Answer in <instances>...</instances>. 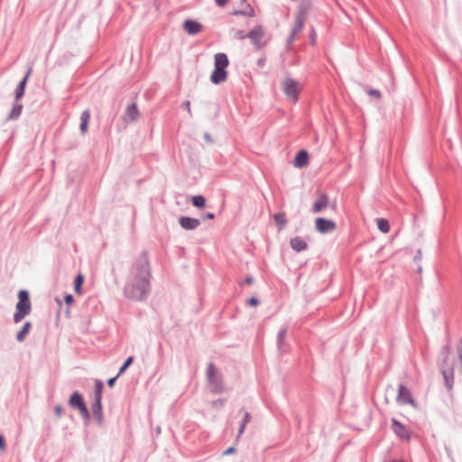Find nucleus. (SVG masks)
<instances>
[{"label": "nucleus", "instance_id": "nucleus-27", "mask_svg": "<svg viewBox=\"0 0 462 462\" xmlns=\"http://www.w3.org/2000/svg\"><path fill=\"white\" fill-rule=\"evenodd\" d=\"M376 224L381 232L386 234L390 231L389 222L385 218H376Z\"/></svg>", "mask_w": 462, "mask_h": 462}, {"label": "nucleus", "instance_id": "nucleus-33", "mask_svg": "<svg viewBox=\"0 0 462 462\" xmlns=\"http://www.w3.org/2000/svg\"><path fill=\"white\" fill-rule=\"evenodd\" d=\"M79 411L84 420H88L90 419V414L87 408V405L81 408V410H79Z\"/></svg>", "mask_w": 462, "mask_h": 462}, {"label": "nucleus", "instance_id": "nucleus-23", "mask_svg": "<svg viewBox=\"0 0 462 462\" xmlns=\"http://www.w3.org/2000/svg\"><path fill=\"white\" fill-rule=\"evenodd\" d=\"M89 120H90V112L88 109H86L80 115L79 129H80V132L82 134H85L87 133Z\"/></svg>", "mask_w": 462, "mask_h": 462}, {"label": "nucleus", "instance_id": "nucleus-18", "mask_svg": "<svg viewBox=\"0 0 462 462\" xmlns=\"http://www.w3.org/2000/svg\"><path fill=\"white\" fill-rule=\"evenodd\" d=\"M93 415L97 420V423L101 426L103 424V408L102 403L98 402H93L91 405Z\"/></svg>", "mask_w": 462, "mask_h": 462}, {"label": "nucleus", "instance_id": "nucleus-51", "mask_svg": "<svg viewBox=\"0 0 462 462\" xmlns=\"http://www.w3.org/2000/svg\"><path fill=\"white\" fill-rule=\"evenodd\" d=\"M224 402H225V401H224V400H218V401L215 402V403H218V404H220L221 406H222V405H224Z\"/></svg>", "mask_w": 462, "mask_h": 462}, {"label": "nucleus", "instance_id": "nucleus-13", "mask_svg": "<svg viewBox=\"0 0 462 462\" xmlns=\"http://www.w3.org/2000/svg\"><path fill=\"white\" fill-rule=\"evenodd\" d=\"M329 205L328 196L325 193H320L318 199L312 204L311 210L313 213H319Z\"/></svg>", "mask_w": 462, "mask_h": 462}, {"label": "nucleus", "instance_id": "nucleus-9", "mask_svg": "<svg viewBox=\"0 0 462 462\" xmlns=\"http://www.w3.org/2000/svg\"><path fill=\"white\" fill-rule=\"evenodd\" d=\"M392 428L393 432L402 439L409 440L411 439L410 430L396 419H392Z\"/></svg>", "mask_w": 462, "mask_h": 462}, {"label": "nucleus", "instance_id": "nucleus-46", "mask_svg": "<svg viewBox=\"0 0 462 462\" xmlns=\"http://www.w3.org/2000/svg\"><path fill=\"white\" fill-rule=\"evenodd\" d=\"M253 282L254 278L252 276H248L243 281V284H252Z\"/></svg>", "mask_w": 462, "mask_h": 462}, {"label": "nucleus", "instance_id": "nucleus-34", "mask_svg": "<svg viewBox=\"0 0 462 462\" xmlns=\"http://www.w3.org/2000/svg\"><path fill=\"white\" fill-rule=\"evenodd\" d=\"M240 412L244 413L242 421L246 425L251 420V414L244 407L240 410Z\"/></svg>", "mask_w": 462, "mask_h": 462}, {"label": "nucleus", "instance_id": "nucleus-4", "mask_svg": "<svg viewBox=\"0 0 462 462\" xmlns=\"http://www.w3.org/2000/svg\"><path fill=\"white\" fill-rule=\"evenodd\" d=\"M32 311L30 295L26 290H21L18 292V302L15 306V311L13 317L15 324L21 322Z\"/></svg>", "mask_w": 462, "mask_h": 462}, {"label": "nucleus", "instance_id": "nucleus-30", "mask_svg": "<svg viewBox=\"0 0 462 462\" xmlns=\"http://www.w3.org/2000/svg\"><path fill=\"white\" fill-rule=\"evenodd\" d=\"M134 362V356H129L125 361L124 365L120 367L117 376H120Z\"/></svg>", "mask_w": 462, "mask_h": 462}, {"label": "nucleus", "instance_id": "nucleus-6", "mask_svg": "<svg viewBox=\"0 0 462 462\" xmlns=\"http://www.w3.org/2000/svg\"><path fill=\"white\" fill-rule=\"evenodd\" d=\"M282 88L284 95L292 103H297L299 100V93L301 89L299 82L291 77L285 78L282 82Z\"/></svg>", "mask_w": 462, "mask_h": 462}, {"label": "nucleus", "instance_id": "nucleus-19", "mask_svg": "<svg viewBox=\"0 0 462 462\" xmlns=\"http://www.w3.org/2000/svg\"><path fill=\"white\" fill-rule=\"evenodd\" d=\"M291 247L296 252H301L308 248V244L300 236H295L290 241Z\"/></svg>", "mask_w": 462, "mask_h": 462}, {"label": "nucleus", "instance_id": "nucleus-49", "mask_svg": "<svg viewBox=\"0 0 462 462\" xmlns=\"http://www.w3.org/2000/svg\"><path fill=\"white\" fill-rule=\"evenodd\" d=\"M314 36H315V32H314V30H312V33L310 35L312 43H314V42H315Z\"/></svg>", "mask_w": 462, "mask_h": 462}, {"label": "nucleus", "instance_id": "nucleus-11", "mask_svg": "<svg viewBox=\"0 0 462 462\" xmlns=\"http://www.w3.org/2000/svg\"><path fill=\"white\" fill-rule=\"evenodd\" d=\"M179 224L182 229L190 231L198 228L201 222L199 218L183 216L179 218Z\"/></svg>", "mask_w": 462, "mask_h": 462}, {"label": "nucleus", "instance_id": "nucleus-28", "mask_svg": "<svg viewBox=\"0 0 462 462\" xmlns=\"http://www.w3.org/2000/svg\"><path fill=\"white\" fill-rule=\"evenodd\" d=\"M191 202L197 208H203L206 204V199L202 195H197L192 197Z\"/></svg>", "mask_w": 462, "mask_h": 462}, {"label": "nucleus", "instance_id": "nucleus-41", "mask_svg": "<svg viewBox=\"0 0 462 462\" xmlns=\"http://www.w3.org/2000/svg\"><path fill=\"white\" fill-rule=\"evenodd\" d=\"M182 106L187 110L189 116H191L190 102L189 100L184 101Z\"/></svg>", "mask_w": 462, "mask_h": 462}, {"label": "nucleus", "instance_id": "nucleus-35", "mask_svg": "<svg viewBox=\"0 0 462 462\" xmlns=\"http://www.w3.org/2000/svg\"><path fill=\"white\" fill-rule=\"evenodd\" d=\"M367 94L372 97H374L377 99L381 98V97H382L381 92L377 89H368Z\"/></svg>", "mask_w": 462, "mask_h": 462}, {"label": "nucleus", "instance_id": "nucleus-20", "mask_svg": "<svg viewBox=\"0 0 462 462\" xmlns=\"http://www.w3.org/2000/svg\"><path fill=\"white\" fill-rule=\"evenodd\" d=\"M309 161V154L307 151L300 150L297 152L295 159H294V166L298 168H302L303 166L307 165Z\"/></svg>", "mask_w": 462, "mask_h": 462}, {"label": "nucleus", "instance_id": "nucleus-14", "mask_svg": "<svg viewBox=\"0 0 462 462\" xmlns=\"http://www.w3.org/2000/svg\"><path fill=\"white\" fill-rule=\"evenodd\" d=\"M32 67H30L26 72V74L24 75L23 79L19 82V84L16 86V88H15V95H14V99L16 101H19L24 95V92H25V87H26V84H27V80L32 73Z\"/></svg>", "mask_w": 462, "mask_h": 462}, {"label": "nucleus", "instance_id": "nucleus-40", "mask_svg": "<svg viewBox=\"0 0 462 462\" xmlns=\"http://www.w3.org/2000/svg\"><path fill=\"white\" fill-rule=\"evenodd\" d=\"M64 300L67 305H70L74 301V298L71 294H66L64 296Z\"/></svg>", "mask_w": 462, "mask_h": 462}, {"label": "nucleus", "instance_id": "nucleus-7", "mask_svg": "<svg viewBox=\"0 0 462 462\" xmlns=\"http://www.w3.org/2000/svg\"><path fill=\"white\" fill-rule=\"evenodd\" d=\"M396 402L401 405L410 404L413 407L417 406L411 391L403 384H399Z\"/></svg>", "mask_w": 462, "mask_h": 462}, {"label": "nucleus", "instance_id": "nucleus-32", "mask_svg": "<svg viewBox=\"0 0 462 462\" xmlns=\"http://www.w3.org/2000/svg\"><path fill=\"white\" fill-rule=\"evenodd\" d=\"M234 37L237 40H244L247 38V33H245L243 30H236L234 32Z\"/></svg>", "mask_w": 462, "mask_h": 462}, {"label": "nucleus", "instance_id": "nucleus-22", "mask_svg": "<svg viewBox=\"0 0 462 462\" xmlns=\"http://www.w3.org/2000/svg\"><path fill=\"white\" fill-rule=\"evenodd\" d=\"M23 111V105L14 99V103L13 105V108L10 111L7 120H16L20 117Z\"/></svg>", "mask_w": 462, "mask_h": 462}, {"label": "nucleus", "instance_id": "nucleus-36", "mask_svg": "<svg viewBox=\"0 0 462 462\" xmlns=\"http://www.w3.org/2000/svg\"><path fill=\"white\" fill-rule=\"evenodd\" d=\"M442 351H443V353H445V357H444V360H443V363H445L448 359V355H449V352H450V346L449 345L444 346L442 347Z\"/></svg>", "mask_w": 462, "mask_h": 462}, {"label": "nucleus", "instance_id": "nucleus-37", "mask_svg": "<svg viewBox=\"0 0 462 462\" xmlns=\"http://www.w3.org/2000/svg\"><path fill=\"white\" fill-rule=\"evenodd\" d=\"M246 304L248 306H257L259 304V300L255 297H251L250 299L247 300Z\"/></svg>", "mask_w": 462, "mask_h": 462}, {"label": "nucleus", "instance_id": "nucleus-45", "mask_svg": "<svg viewBox=\"0 0 462 462\" xmlns=\"http://www.w3.org/2000/svg\"><path fill=\"white\" fill-rule=\"evenodd\" d=\"M217 5H218L219 7H223L226 5V3L228 2V0H215Z\"/></svg>", "mask_w": 462, "mask_h": 462}, {"label": "nucleus", "instance_id": "nucleus-38", "mask_svg": "<svg viewBox=\"0 0 462 462\" xmlns=\"http://www.w3.org/2000/svg\"><path fill=\"white\" fill-rule=\"evenodd\" d=\"M54 413H55V415L57 417H59V418L61 417L62 414H63V408H62V406L61 405H56L54 407Z\"/></svg>", "mask_w": 462, "mask_h": 462}, {"label": "nucleus", "instance_id": "nucleus-50", "mask_svg": "<svg viewBox=\"0 0 462 462\" xmlns=\"http://www.w3.org/2000/svg\"><path fill=\"white\" fill-rule=\"evenodd\" d=\"M383 462H404L402 459H393L390 461H383Z\"/></svg>", "mask_w": 462, "mask_h": 462}, {"label": "nucleus", "instance_id": "nucleus-44", "mask_svg": "<svg viewBox=\"0 0 462 462\" xmlns=\"http://www.w3.org/2000/svg\"><path fill=\"white\" fill-rule=\"evenodd\" d=\"M5 437L3 435L0 434V450H5Z\"/></svg>", "mask_w": 462, "mask_h": 462}, {"label": "nucleus", "instance_id": "nucleus-31", "mask_svg": "<svg viewBox=\"0 0 462 462\" xmlns=\"http://www.w3.org/2000/svg\"><path fill=\"white\" fill-rule=\"evenodd\" d=\"M235 14H243V15H247V16L253 17L255 15V13H254V10L251 6H248V10L236 11V12H235Z\"/></svg>", "mask_w": 462, "mask_h": 462}, {"label": "nucleus", "instance_id": "nucleus-24", "mask_svg": "<svg viewBox=\"0 0 462 462\" xmlns=\"http://www.w3.org/2000/svg\"><path fill=\"white\" fill-rule=\"evenodd\" d=\"M32 322L26 321L23 328L17 332L16 334V340L18 342H23L25 338L27 337L30 330L32 329Z\"/></svg>", "mask_w": 462, "mask_h": 462}, {"label": "nucleus", "instance_id": "nucleus-2", "mask_svg": "<svg viewBox=\"0 0 462 462\" xmlns=\"http://www.w3.org/2000/svg\"><path fill=\"white\" fill-rule=\"evenodd\" d=\"M229 64L228 58L226 53H217L214 57V70L210 76L212 83L217 85L224 82L227 78L226 67Z\"/></svg>", "mask_w": 462, "mask_h": 462}, {"label": "nucleus", "instance_id": "nucleus-42", "mask_svg": "<svg viewBox=\"0 0 462 462\" xmlns=\"http://www.w3.org/2000/svg\"><path fill=\"white\" fill-rule=\"evenodd\" d=\"M118 377H119V376H117V374H116L115 377L108 379V380H107V385H108L109 387H113V386L115 385V383H116V379H117Z\"/></svg>", "mask_w": 462, "mask_h": 462}, {"label": "nucleus", "instance_id": "nucleus-52", "mask_svg": "<svg viewBox=\"0 0 462 462\" xmlns=\"http://www.w3.org/2000/svg\"><path fill=\"white\" fill-rule=\"evenodd\" d=\"M205 138H206V140H208V141H211V138H210L209 134H205Z\"/></svg>", "mask_w": 462, "mask_h": 462}, {"label": "nucleus", "instance_id": "nucleus-17", "mask_svg": "<svg viewBox=\"0 0 462 462\" xmlns=\"http://www.w3.org/2000/svg\"><path fill=\"white\" fill-rule=\"evenodd\" d=\"M69 405L72 409L81 410L86 405L82 394L78 391L74 392L69 399Z\"/></svg>", "mask_w": 462, "mask_h": 462}, {"label": "nucleus", "instance_id": "nucleus-12", "mask_svg": "<svg viewBox=\"0 0 462 462\" xmlns=\"http://www.w3.org/2000/svg\"><path fill=\"white\" fill-rule=\"evenodd\" d=\"M441 374L444 378V383L448 391H451L454 386V365L444 367L442 365L440 367Z\"/></svg>", "mask_w": 462, "mask_h": 462}, {"label": "nucleus", "instance_id": "nucleus-25", "mask_svg": "<svg viewBox=\"0 0 462 462\" xmlns=\"http://www.w3.org/2000/svg\"><path fill=\"white\" fill-rule=\"evenodd\" d=\"M104 389V383L101 380H95V389H94V402H101L102 400V393Z\"/></svg>", "mask_w": 462, "mask_h": 462}, {"label": "nucleus", "instance_id": "nucleus-5", "mask_svg": "<svg viewBox=\"0 0 462 462\" xmlns=\"http://www.w3.org/2000/svg\"><path fill=\"white\" fill-rule=\"evenodd\" d=\"M308 6L301 4L295 16V22L291 29V32L287 38V45L291 46L296 40L298 34L301 32L304 27L306 21Z\"/></svg>", "mask_w": 462, "mask_h": 462}, {"label": "nucleus", "instance_id": "nucleus-10", "mask_svg": "<svg viewBox=\"0 0 462 462\" xmlns=\"http://www.w3.org/2000/svg\"><path fill=\"white\" fill-rule=\"evenodd\" d=\"M264 30L261 25L254 27L248 33L247 38L251 40V42L257 48H261V39L263 37Z\"/></svg>", "mask_w": 462, "mask_h": 462}, {"label": "nucleus", "instance_id": "nucleus-39", "mask_svg": "<svg viewBox=\"0 0 462 462\" xmlns=\"http://www.w3.org/2000/svg\"><path fill=\"white\" fill-rule=\"evenodd\" d=\"M245 427H246V425L243 421H241L240 427H239V430H238V433H237V436H236V440L242 436V434L245 431Z\"/></svg>", "mask_w": 462, "mask_h": 462}, {"label": "nucleus", "instance_id": "nucleus-26", "mask_svg": "<svg viewBox=\"0 0 462 462\" xmlns=\"http://www.w3.org/2000/svg\"><path fill=\"white\" fill-rule=\"evenodd\" d=\"M286 336H287V327L281 328L278 332V335H277V346L279 349H282Z\"/></svg>", "mask_w": 462, "mask_h": 462}, {"label": "nucleus", "instance_id": "nucleus-8", "mask_svg": "<svg viewBox=\"0 0 462 462\" xmlns=\"http://www.w3.org/2000/svg\"><path fill=\"white\" fill-rule=\"evenodd\" d=\"M316 230L320 234L333 232L337 228V224L331 219L318 217L315 220Z\"/></svg>", "mask_w": 462, "mask_h": 462}, {"label": "nucleus", "instance_id": "nucleus-29", "mask_svg": "<svg viewBox=\"0 0 462 462\" xmlns=\"http://www.w3.org/2000/svg\"><path fill=\"white\" fill-rule=\"evenodd\" d=\"M84 282V276L82 274H79L74 281V290L77 293H81V286Z\"/></svg>", "mask_w": 462, "mask_h": 462}, {"label": "nucleus", "instance_id": "nucleus-43", "mask_svg": "<svg viewBox=\"0 0 462 462\" xmlns=\"http://www.w3.org/2000/svg\"><path fill=\"white\" fill-rule=\"evenodd\" d=\"M236 452V448L235 447H230L228 448L227 449H226L224 452H223V455H230V454H233Z\"/></svg>", "mask_w": 462, "mask_h": 462}, {"label": "nucleus", "instance_id": "nucleus-21", "mask_svg": "<svg viewBox=\"0 0 462 462\" xmlns=\"http://www.w3.org/2000/svg\"><path fill=\"white\" fill-rule=\"evenodd\" d=\"M273 220L279 231L284 229L288 222L285 212L275 213L273 215Z\"/></svg>", "mask_w": 462, "mask_h": 462}, {"label": "nucleus", "instance_id": "nucleus-47", "mask_svg": "<svg viewBox=\"0 0 462 462\" xmlns=\"http://www.w3.org/2000/svg\"><path fill=\"white\" fill-rule=\"evenodd\" d=\"M203 218L204 219H213L215 218V214L214 213H207L203 216Z\"/></svg>", "mask_w": 462, "mask_h": 462}, {"label": "nucleus", "instance_id": "nucleus-3", "mask_svg": "<svg viewBox=\"0 0 462 462\" xmlns=\"http://www.w3.org/2000/svg\"><path fill=\"white\" fill-rule=\"evenodd\" d=\"M206 378L212 393L219 394L226 391L223 376L213 363L208 365Z\"/></svg>", "mask_w": 462, "mask_h": 462}, {"label": "nucleus", "instance_id": "nucleus-16", "mask_svg": "<svg viewBox=\"0 0 462 462\" xmlns=\"http://www.w3.org/2000/svg\"><path fill=\"white\" fill-rule=\"evenodd\" d=\"M183 28L189 35H195L202 32V25L199 22L190 19L184 22Z\"/></svg>", "mask_w": 462, "mask_h": 462}, {"label": "nucleus", "instance_id": "nucleus-15", "mask_svg": "<svg viewBox=\"0 0 462 462\" xmlns=\"http://www.w3.org/2000/svg\"><path fill=\"white\" fill-rule=\"evenodd\" d=\"M140 116V112L137 108V106L135 103H132L131 105H129L125 111V114H124V120L125 122L127 121H130V122H134L136 120H138Z\"/></svg>", "mask_w": 462, "mask_h": 462}, {"label": "nucleus", "instance_id": "nucleus-53", "mask_svg": "<svg viewBox=\"0 0 462 462\" xmlns=\"http://www.w3.org/2000/svg\"><path fill=\"white\" fill-rule=\"evenodd\" d=\"M58 303L61 305V301L60 300H57Z\"/></svg>", "mask_w": 462, "mask_h": 462}, {"label": "nucleus", "instance_id": "nucleus-48", "mask_svg": "<svg viewBox=\"0 0 462 462\" xmlns=\"http://www.w3.org/2000/svg\"><path fill=\"white\" fill-rule=\"evenodd\" d=\"M264 63H265V59H264V58H261V59H259V60H257V65H258L259 67H263Z\"/></svg>", "mask_w": 462, "mask_h": 462}, {"label": "nucleus", "instance_id": "nucleus-1", "mask_svg": "<svg viewBox=\"0 0 462 462\" xmlns=\"http://www.w3.org/2000/svg\"><path fill=\"white\" fill-rule=\"evenodd\" d=\"M152 268L147 251H143L133 262L124 286V295L134 301H143L151 291Z\"/></svg>", "mask_w": 462, "mask_h": 462}]
</instances>
